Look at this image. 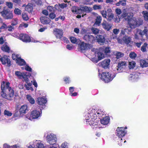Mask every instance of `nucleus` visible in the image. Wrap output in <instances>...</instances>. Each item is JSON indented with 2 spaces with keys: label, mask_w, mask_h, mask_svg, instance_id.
<instances>
[{
  "label": "nucleus",
  "mask_w": 148,
  "mask_h": 148,
  "mask_svg": "<svg viewBox=\"0 0 148 148\" xmlns=\"http://www.w3.org/2000/svg\"><path fill=\"white\" fill-rule=\"evenodd\" d=\"M104 114V112L100 110L90 108L88 110L85 116L86 122L90 125H92L93 129L94 128H100V127L99 125V123H100V122L98 120L95 121V120L96 119L97 115L98 117H101Z\"/></svg>",
  "instance_id": "f257e3e1"
},
{
  "label": "nucleus",
  "mask_w": 148,
  "mask_h": 148,
  "mask_svg": "<svg viewBox=\"0 0 148 148\" xmlns=\"http://www.w3.org/2000/svg\"><path fill=\"white\" fill-rule=\"evenodd\" d=\"M133 14L130 13L127 11H125L121 15V17L125 18V20L127 21V23L129 26V27L125 28L121 30V33L123 34H125V32L129 34L131 31L132 29L136 28L137 26L139 25L138 21L134 17H133Z\"/></svg>",
  "instance_id": "f03ea898"
},
{
  "label": "nucleus",
  "mask_w": 148,
  "mask_h": 148,
  "mask_svg": "<svg viewBox=\"0 0 148 148\" xmlns=\"http://www.w3.org/2000/svg\"><path fill=\"white\" fill-rule=\"evenodd\" d=\"M116 75L114 74H112L108 72H104L102 73L99 76L100 78L105 82L108 83L112 81L115 77Z\"/></svg>",
  "instance_id": "7ed1b4c3"
},
{
  "label": "nucleus",
  "mask_w": 148,
  "mask_h": 148,
  "mask_svg": "<svg viewBox=\"0 0 148 148\" xmlns=\"http://www.w3.org/2000/svg\"><path fill=\"white\" fill-rule=\"evenodd\" d=\"M41 114V111H39L37 110H34L32 111L30 114H27L26 116L27 119L32 120L40 118Z\"/></svg>",
  "instance_id": "20e7f679"
},
{
  "label": "nucleus",
  "mask_w": 148,
  "mask_h": 148,
  "mask_svg": "<svg viewBox=\"0 0 148 148\" xmlns=\"http://www.w3.org/2000/svg\"><path fill=\"white\" fill-rule=\"evenodd\" d=\"M5 92L7 93L3 92H1V95L3 97L9 100H11L14 98V91L12 88H9V90H7V92Z\"/></svg>",
  "instance_id": "39448f33"
},
{
  "label": "nucleus",
  "mask_w": 148,
  "mask_h": 148,
  "mask_svg": "<svg viewBox=\"0 0 148 148\" xmlns=\"http://www.w3.org/2000/svg\"><path fill=\"white\" fill-rule=\"evenodd\" d=\"M0 13L3 18L5 19H11L13 17L12 12L8 9L4 10Z\"/></svg>",
  "instance_id": "423d86ee"
},
{
  "label": "nucleus",
  "mask_w": 148,
  "mask_h": 148,
  "mask_svg": "<svg viewBox=\"0 0 148 148\" xmlns=\"http://www.w3.org/2000/svg\"><path fill=\"white\" fill-rule=\"evenodd\" d=\"M46 140L49 144L53 145L56 143L57 139L56 134L51 133L47 134L46 137Z\"/></svg>",
  "instance_id": "0eeeda50"
},
{
  "label": "nucleus",
  "mask_w": 148,
  "mask_h": 148,
  "mask_svg": "<svg viewBox=\"0 0 148 148\" xmlns=\"http://www.w3.org/2000/svg\"><path fill=\"white\" fill-rule=\"evenodd\" d=\"M145 34L147 37H148V30L146 29H145L143 31L137 29L136 33L135 35V38L136 39H138V35L142 37Z\"/></svg>",
  "instance_id": "6e6552de"
},
{
  "label": "nucleus",
  "mask_w": 148,
  "mask_h": 148,
  "mask_svg": "<svg viewBox=\"0 0 148 148\" xmlns=\"http://www.w3.org/2000/svg\"><path fill=\"white\" fill-rule=\"evenodd\" d=\"M47 102L46 99L44 97H39L37 98L36 100L37 103L42 108H45V104L47 103Z\"/></svg>",
  "instance_id": "1a4fd4ad"
},
{
  "label": "nucleus",
  "mask_w": 148,
  "mask_h": 148,
  "mask_svg": "<svg viewBox=\"0 0 148 148\" xmlns=\"http://www.w3.org/2000/svg\"><path fill=\"white\" fill-rule=\"evenodd\" d=\"M30 145H32L33 148H45L43 144L40 140H34Z\"/></svg>",
  "instance_id": "9d476101"
},
{
  "label": "nucleus",
  "mask_w": 148,
  "mask_h": 148,
  "mask_svg": "<svg viewBox=\"0 0 148 148\" xmlns=\"http://www.w3.org/2000/svg\"><path fill=\"white\" fill-rule=\"evenodd\" d=\"M10 83L9 82H5L4 81L2 82L1 86V92H7V90H9V88H12L10 86Z\"/></svg>",
  "instance_id": "9b49d317"
},
{
  "label": "nucleus",
  "mask_w": 148,
  "mask_h": 148,
  "mask_svg": "<svg viewBox=\"0 0 148 148\" xmlns=\"http://www.w3.org/2000/svg\"><path fill=\"white\" fill-rule=\"evenodd\" d=\"M83 39L86 42L92 43L95 40V37L90 34L85 35L83 37Z\"/></svg>",
  "instance_id": "f8f14e48"
},
{
  "label": "nucleus",
  "mask_w": 148,
  "mask_h": 148,
  "mask_svg": "<svg viewBox=\"0 0 148 148\" xmlns=\"http://www.w3.org/2000/svg\"><path fill=\"white\" fill-rule=\"evenodd\" d=\"M0 60L3 64H7L8 66H10L11 65L10 59L6 56H4L0 59Z\"/></svg>",
  "instance_id": "ddd939ff"
},
{
  "label": "nucleus",
  "mask_w": 148,
  "mask_h": 148,
  "mask_svg": "<svg viewBox=\"0 0 148 148\" xmlns=\"http://www.w3.org/2000/svg\"><path fill=\"white\" fill-rule=\"evenodd\" d=\"M27 72H21L20 71H16L15 72V75L18 77L19 78L21 79L23 78L24 80H25L26 81H27V80H26V77L27 76H29L28 75H27Z\"/></svg>",
  "instance_id": "4468645a"
},
{
  "label": "nucleus",
  "mask_w": 148,
  "mask_h": 148,
  "mask_svg": "<svg viewBox=\"0 0 148 148\" xmlns=\"http://www.w3.org/2000/svg\"><path fill=\"white\" fill-rule=\"evenodd\" d=\"M110 60L109 59H105L103 61L100 62L102 68L106 69L109 68Z\"/></svg>",
  "instance_id": "2eb2a0df"
},
{
  "label": "nucleus",
  "mask_w": 148,
  "mask_h": 148,
  "mask_svg": "<svg viewBox=\"0 0 148 148\" xmlns=\"http://www.w3.org/2000/svg\"><path fill=\"white\" fill-rule=\"evenodd\" d=\"M117 135L119 137L121 138L125 135L126 132L124 131L123 127H118L116 130Z\"/></svg>",
  "instance_id": "dca6fc26"
},
{
  "label": "nucleus",
  "mask_w": 148,
  "mask_h": 148,
  "mask_svg": "<svg viewBox=\"0 0 148 148\" xmlns=\"http://www.w3.org/2000/svg\"><path fill=\"white\" fill-rule=\"evenodd\" d=\"M19 39L25 42H30V37L27 34H21L19 35Z\"/></svg>",
  "instance_id": "f3484780"
},
{
  "label": "nucleus",
  "mask_w": 148,
  "mask_h": 148,
  "mask_svg": "<svg viewBox=\"0 0 148 148\" xmlns=\"http://www.w3.org/2000/svg\"><path fill=\"white\" fill-rule=\"evenodd\" d=\"M54 34L57 38L60 39L63 35L62 30L60 29L56 28L54 29Z\"/></svg>",
  "instance_id": "a211bd4d"
},
{
  "label": "nucleus",
  "mask_w": 148,
  "mask_h": 148,
  "mask_svg": "<svg viewBox=\"0 0 148 148\" xmlns=\"http://www.w3.org/2000/svg\"><path fill=\"white\" fill-rule=\"evenodd\" d=\"M126 65L125 62H121L119 63L117 66V70L119 72H121L123 71Z\"/></svg>",
  "instance_id": "6ab92c4d"
},
{
  "label": "nucleus",
  "mask_w": 148,
  "mask_h": 148,
  "mask_svg": "<svg viewBox=\"0 0 148 148\" xmlns=\"http://www.w3.org/2000/svg\"><path fill=\"white\" fill-rule=\"evenodd\" d=\"M27 106L26 105H23L21 106L19 110L20 115L22 116L26 112V111L28 110Z\"/></svg>",
  "instance_id": "aec40b11"
},
{
  "label": "nucleus",
  "mask_w": 148,
  "mask_h": 148,
  "mask_svg": "<svg viewBox=\"0 0 148 148\" xmlns=\"http://www.w3.org/2000/svg\"><path fill=\"white\" fill-rule=\"evenodd\" d=\"M41 23L44 24H49L51 21L46 16H41L40 18Z\"/></svg>",
  "instance_id": "412c9836"
},
{
  "label": "nucleus",
  "mask_w": 148,
  "mask_h": 148,
  "mask_svg": "<svg viewBox=\"0 0 148 148\" xmlns=\"http://www.w3.org/2000/svg\"><path fill=\"white\" fill-rule=\"evenodd\" d=\"M98 50L97 49H93V51L95 52H97V55L96 56L98 57L99 60H101L103 59L104 58V55L102 52L100 51H98Z\"/></svg>",
  "instance_id": "4be33fe9"
},
{
  "label": "nucleus",
  "mask_w": 148,
  "mask_h": 148,
  "mask_svg": "<svg viewBox=\"0 0 148 148\" xmlns=\"http://www.w3.org/2000/svg\"><path fill=\"white\" fill-rule=\"evenodd\" d=\"M70 39L71 42L73 43L79 45L81 43V41L80 39H77L74 37H70Z\"/></svg>",
  "instance_id": "5701e85b"
},
{
  "label": "nucleus",
  "mask_w": 148,
  "mask_h": 148,
  "mask_svg": "<svg viewBox=\"0 0 148 148\" xmlns=\"http://www.w3.org/2000/svg\"><path fill=\"white\" fill-rule=\"evenodd\" d=\"M79 45H80L79 49L82 51L87 49L88 46L89 45V44L84 43L83 42H81V43Z\"/></svg>",
  "instance_id": "b1692460"
},
{
  "label": "nucleus",
  "mask_w": 148,
  "mask_h": 148,
  "mask_svg": "<svg viewBox=\"0 0 148 148\" xmlns=\"http://www.w3.org/2000/svg\"><path fill=\"white\" fill-rule=\"evenodd\" d=\"M139 77L137 74H131L129 77V80L133 81H137Z\"/></svg>",
  "instance_id": "393cba45"
},
{
  "label": "nucleus",
  "mask_w": 148,
  "mask_h": 148,
  "mask_svg": "<svg viewBox=\"0 0 148 148\" xmlns=\"http://www.w3.org/2000/svg\"><path fill=\"white\" fill-rule=\"evenodd\" d=\"M103 27L107 31H109L111 28L112 26L107 23L105 21H103L102 23Z\"/></svg>",
  "instance_id": "a878e982"
},
{
  "label": "nucleus",
  "mask_w": 148,
  "mask_h": 148,
  "mask_svg": "<svg viewBox=\"0 0 148 148\" xmlns=\"http://www.w3.org/2000/svg\"><path fill=\"white\" fill-rule=\"evenodd\" d=\"M110 119L108 116H106L103 119L100 120V122L103 125H107L109 122Z\"/></svg>",
  "instance_id": "bb28decb"
},
{
  "label": "nucleus",
  "mask_w": 148,
  "mask_h": 148,
  "mask_svg": "<svg viewBox=\"0 0 148 148\" xmlns=\"http://www.w3.org/2000/svg\"><path fill=\"white\" fill-rule=\"evenodd\" d=\"M80 10L84 12H90L92 10V9L90 7L87 6L81 7L79 9Z\"/></svg>",
  "instance_id": "cd10ccee"
},
{
  "label": "nucleus",
  "mask_w": 148,
  "mask_h": 148,
  "mask_svg": "<svg viewBox=\"0 0 148 148\" xmlns=\"http://www.w3.org/2000/svg\"><path fill=\"white\" fill-rule=\"evenodd\" d=\"M96 39L99 43H103L105 41V38L101 35H97L96 37Z\"/></svg>",
  "instance_id": "c85d7f7f"
},
{
  "label": "nucleus",
  "mask_w": 148,
  "mask_h": 148,
  "mask_svg": "<svg viewBox=\"0 0 148 148\" xmlns=\"http://www.w3.org/2000/svg\"><path fill=\"white\" fill-rule=\"evenodd\" d=\"M1 49L2 50L6 52L9 53L10 51V47L5 44L2 46Z\"/></svg>",
  "instance_id": "c756f323"
},
{
  "label": "nucleus",
  "mask_w": 148,
  "mask_h": 148,
  "mask_svg": "<svg viewBox=\"0 0 148 148\" xmlns=\"http://www.w3.org/2000/svg\"><path fill=\"white\" fill-rule=\"evenodd\" d=\"M101 20L102 18L101 16L99 15H97L95 19V25L99 26L101 22Z\"/></svg>",
  "instance_id": "7c9ffc66"
},
{
  "label": "nucleus",
  "mask_w": 148,
  "mask_h": 148,
  "mask_svg": "<svg viewBox=\"0 0 148 148\" xmlns=\"http://www.w3.org/2000/svg\"><path fill=\"white\" fill-rule=\"evenodd\" d=\"M108 13L107 16L108 18L107 19L108 20L110 21L113 19L114 17V15L112 13L111 9L108 10Z\"/></svg>",
  "instance_id": "2f4dec72"
},
{
  "label": "nucleus",
  "mask_w": 148,
  "mask_h": 148,
  "mask_svg": "<svg viewBox=\"0 0 148 148\" xmlns=\"http://www.w3.org/2000/svg\"><path fill=\"white\" fill-rule=\"evenodd\" d=\"M140 65L142 67L148 66V62L144 60H141L140 61Z\"/></svg>",
  "instance_id": "473e14b6"
},
{
  "label": "nucleus",
  "mask_w": 148,
  "mask_h": 148,
  "mask_svg": "<svg viewBox=\"0 0 148 148\" xmlns=\"http://www.w3.org/2000/svg\"><path fill=\"white\" fill-rule=\"evenodd\" d=\"M123 39L124 42L126 44L130 43L131 40L130 37L126 36H124L123 38Z\"/></svg>",
  "instance_id": "72a5a7b5"
},
{
  "label": "nucleus",
  "mask_w": 148,
  "mask_h": 148,
  "mask_svg": "<svg viewBox=\"0 0 148 148\" xmlns=\"http://www.w3.org/2000/svg\"><path fill=\"white\" fill-rule=\"evenodd\" d=\"M114 54L116 56V58L117 59H119L123 57L124 56V54L121 52L115 51L114 52Z\"/></svg>",
  "instance_id": "f704fd0d"
},
{
  "label": "nucleus",
  "mask_w": 148,
  "mask_h": 148,
  "mask_svg": "<svg viewBox=\"0 0 148 148\" xmlns=\"http://www.w3.org/2000/svg\"><path fill=\"white\" fill-rule=\"evenodd\" d=\"M32 5L31 4H28L25 7V10L29 12H31L33 10Z\"/></svg>",
  "instance_id": "c9c22d12"
},
{
  "label": "nucleus",
  "mask_w": 148,
  "mask_h": 148,
  "mask_svg": "<svg viewBox=\"0 0 148 148\" xmlns=\"http://www.w3.org/2000/svg\"><path fill=\"white\" fill-rule=\"evenodd\" d=\"M26 97L27 99L30 103L32 104H34V103L35 101L34 99L30 95H27Z\"/></svg>",
  "instance_id": "e433bc0d"
},
{
  "label": "nucleus",
  "mask_w": 148,
  "mask_h": 148,
  "mask_svg": "<svg viewBox=\"0 0 148 148\" xmlns=\"http://www.w3.org/2000/svg\"><path fill=\"white\" fill-rule=\"evenodd\" d=\"M16 62L20 65H23L25 64V62L24 60L19 58Z\"/></svg>",
  "instance_id": "4c0bfd02"
},
{
  "label": "nucleus",
  "mask_w": 148,
  "mask_h": 148,
  "mask_svg": "<svg viewBox=\"0 0 148 148\" xmlns=\"http://www.w3.org/2000/svg\"><path fill=\"white\" fill-rule=\"evenodd\" d=\"M126 0H123L121 1H119V2L116 3V5L117 6H119L121 5H122L124 6L126 4L125 2Z\"/></svg>",
  "instance_id": "58836bf2"
},
{
  "label": "nucleus",
  "mask_w": 148,
  "mask_h": 148,
  "mask_svg": "<svg viewBox=\"0 0 148 148\" xmlns=\"http://www.w3.org/2000/svg\"><path fill=\"white\" fill-rule=\"evenodd\" d=\"M136 63L134 61H132L129 62V67L130 69H133L135 67Z\"/></svg>",
  "instance_id": "ea45409f"
},
{
  "label": "nucleus",
  "mask_w": 148,
  "mask_h": 148,
  "mask_svg": "<svg viewBox=\"0 0 148 148\" xmlns=\"http://www.w3.org/2000/svg\"><path fill=\"white\" fill-rule=\"evenodd\" d=\"M19 58H20V56L18 55L13 53L12 55V58L13 60H15L17 61Z\"/></svg>",
  "instance_id": "a19ab883"
},
{
  "label": "nucleus",
  "mask_w": 148,
  "mask_h": 148,
  "mask_svg": "<svg viewBox=\"0 0 148 148\" xmlns=\"http://www.w3.org/2000/svg\"><path fill=\"white\" fill-rule=\"evenodd\" d=\"M7 28V25L5 23H3L2 25L0 28V32L5 30Z\"/></svg>",
  "instance_id": "79ce46f5"
},
{
  "label": "nucleus",
  "mask_w": 148,
  "mask_h": 148,
  "mask_svg": "<svg viewBox=\"0 0 148 148\" xmlns=\"http://www.w3.org/2000/svg\"><path fill=\"white\" fill-rule=\"evenodd\" d=\"M3 148H18L16 145L10 146L6 143H5L3 145Z\"/></svg>",
  "instance_id": "37998d69"
},
{
  "label": "nucleus",
  "mask_w": 148,
  "mask_h": 148,
  "mask_svg": "<svg viewBox=\"0 0 148 148\" xmlns=\"http://www.w3.org/2000/svg\"><path fill=\"white\" fill-rule=\"evenodd\" d=\"M106 54L109 53L110 52V48L109 47H104L102 49Z\"/></svg>",
  "instance_id": "c03bdc74"
},
{
  "label": "nucleus",
  "mask_w": 148,
  "mask_h": 148,
  "mask_svg": "<svg viewBox=\"0 0 148 148\" xmlns=\"http://www.w3.org/2000/svg\"><path fill=\"white\" fill-rule=\"evenodd\" d=\"M14 12L16 15H20L21 13V11L18 8H15L14 10Z\"/></svg>",
  "instance_id": "a18cd8bd"
},
{
  "label": "nucleus",
  "mask_w": 148,
  "mask_h": 148,
  "mask_svg": "<svg viewBox=\"0 0 148 148\" xmlns=\"http://www.w3.org/2000/svg\"><path fill=\"white\" fill-rule=\"evenodd\" d=\"M143 16L145 20H148V12L146 11H143L142 12Z\"/></svg>",
  "instance_id": "49530a36"
},
{
  "label": "nucleus",
  "mask_w": 148,
  "mask_h": 148,
  "mask_svg": "<svg viewBox=\"0 0 148 148\" xmlns=\"http://www.w3.org/2000/svg\"><path fill=\"white\" fill-rule=\"evenodd\" d=\"M22 17L23 19L25 21H27L29 18L27 14L25 12H23L22 13Z\"/></svg>",
  "instance_id": "de8ad7c7"
},
{
  "label": "nucleus",
  "mask_w": 148,
  "mask_h": 148,
  "mask_svg": "<svg viewBox=\"0 0 148 148\" xmlns=\"http://www.w3.org/2000/svg\"><path fill=\"white\" fill-rule=\"evenodd\" d=\"M101 13L103 17L105 18H107V16L108 13V10H107L106 11L102 10L101 11Z\"/></svg>",
  "instance_id": "09e8293b"
},
{
  "label": "nucleus",
  "mask_w": 148,
  "mask_h": 148,
  "mask_svg": "<svg viewBox=\"0 0 148 148\" xmlns=\"http://www.w3.org/2000/svg\"><path fill=\"white\" fill-rule=\"evenodd\" d=\"M91 30L93 33L95 34H98L99 31V30L98 29L94 27L92 28L91 29Z\"/></svg>",
  "instance_id": "8fccbe9b"
},
{
  "label": "nucleus",
  "mask_w": 148,
  "mask_h": 148,
  "mask_svg": "<svg viewBox=\"0 0 148 148\" xmlns=\"http://www.w3.org/2000/svg\"><path fill=\"white\" fill-rule=\"evenodd\" d=\"M18 19L17 18H14L12 21V25L14 26L16 25L18 23Z\"/></svg>",
  "instance_id": "3c124183"
},
{
  "label": "nucleus",
  "mask_w": 148,
  "mask_h": 148,
  "mask_svg": "<svg viewBox=\"0 0 148 148\" xmlns=\"http://www.w3.org/2000/svg\"><path fill=\"white\" fill-rule=\"evenodd\" d=\"M4 113L5 115L9 116H10L12 115V113L11 112L6 110L4 111Z\"/></svg>",
  "instance_id": "603ef678"
},
{
  "label": "nucleus",
  "mask_w": 148,
  "mask_h": 148,
  "mask_svg": "<svg viewBox=\"0 0 148 148\" xmlns=\"http://www.w3.org/2000/svg\"><path fill=\"white\" fill-rule=\"evenodd\" d=\"M147 45V43H145L142 46L141 50L143 52H145L146 51V48Z\"/></svg>",
  "instance_id": "864d4df0"
},
{
  "label": "nucleus",
  "mask_w": 148,
  "mask_h": 148,
  "mask_svg": "<svg viewBox=\"0 0 148 148\" xmlns=\"http://www.w3.org/2000/svg\"><path fill=\"white\" fill-rule=\"evenodd\" d=\"M93 8L94 10H100L101 9V6L100 5H93Z\"/></svg>",
  "instance_id": "5fc2aeb1"
},
{
  "label": "nucleus",
  "mask_w": 148,
  "mask_h": 148,
  "mask_svg": "<svg viewBox=\"0 0 148 148\" xmlns=\"http://www.w3.org/2000/svg\"><path fill=\"white\" fill-rule=\"evenodd\" d=\"M136 54L134 52L131 53L129 54L130 57L132 59H134L136 57Z\"/></svg>",
  "instance_id": "6e6d98bb"
},
{
  "label": "nucleus",
  "mask_w": 148,
  "mask_h": 148,
  "mask_svg": "<svg viewBox=\"0 0 148 148\" xmlns=\"http://www.w3.org/2000/svg\"><path fill=\"white\" fill-rule=\"evenodd\" d=\"M61 147V148H68V143L66 142H64L62 144Z\"/></svg>",
  "instance_id": "4d7b16f0"
},
{
  "label": "nucleus",
  "mask_w": 148,
  "mask_h": 148,
  "mask_svg": "<svg viewBox=\"0 0 148 148\" xmlns=\"http://www.w3.org/2000/svg\"><path fill=\"white\" fill-rule=\"evenodd\" d=\"M6 5L9 8L11 9L13 8V3L11 2H7Z\"/></svg>",
  "instance_id": "13d9d810"
},
{
  "label": "nucleus",
  "mask_w": 148,
  "mask_h": 148,
  "mask_svg": "<svg viewBox=\"0 0 148 148\" xmlns=\"http://www.w3.org/2000/svg\"><path fill=\"white\" fill-rule=\"evenodd\" d=\"M69 4L68 3V4H65L64 3H62L61 4H59L60 6V8H61V9L64 8L66 7Z\"/></svg>",
  "instance_id": "bf43d9fd"
},
{
  "label": "nucleus",
  "mask_w": 148,
  "mask_h": 148,
  "mask_svg": "<svg viewBox=\"0 0 148 148\" xmlns=\"http://www.w3.org/2000/svg\"><path fill=\"white\" fill-rule=\"evenodd\" d=\"M56 16L55 14L53 13H50L49 14V17L51 19H53Z\"/></svg>",
  "instance_id": "052dcab7"
},
{
  "label": "nucleus",
  "mask_w": 148,
  "mask_h": 148,
  "mask_svg": "<svg viewBox=\"0 0 148 148\" xmlns=\"http://www.w3.org/2000/svg\"><path fill=\"white\" fill-rule=\"evenodd\" d=\"M47 10L51 12H52L54 10L53 7L50 6H49L47 7Z\"/></svg>",
  "instance_id": "680f3d73"
},
{
  "label": "nucleus",
  "mask_w": 148,
  "mask_h": 148,
  "mask_svg": "<svg viewBox=\"0 0 148 148\" xmlns=\"http://www.w3.org/2000/svg\"><path fill=\"white\" fill-rule=\"evenodd\" d=\"M26 80H27V81H26L25 80H24L26 82V83L27 84V86H29V87H31V86L32 85V84L29 82V79L27 77H26Z\"/></svg>",
  "instance_id": "e2e57ef3"
},
{
  "label": "nucleus",
  "mask_w": 148,
  "mask_h": 148,
  "mask_svg": "<svg viewBox=\"0 0 148 148\" xmlns=\"http://www.w3.org/2000/svg\"><path fill=\"white\" fill-rule=\"evenodd\" d=\"M25 70L28 71H32V69L28 65H26L25 67Z\"/></svg>",
  "instance_id": "0e129e2a"
},
{
  "label": "nucleus",
  "mask_w": 148,
  "mask_h": 148,
  "mask_svg": "<svg viewBox=\"0 0 148 148\" xmlns=\"http://www.w3.org/2000/svg\"><path fill=\"white\" fill-rule=\"evenodd\" d=\"M119 29L116 28L114 29L113 30V32L115 34H117L119 33Z\"/></svg>",
  "instance_id": "69168bd1"
},
{
  "label": "nucleus",
  "mask_w": 148,
  "mask_h": 148,
  "mask_svg": "<svg viewBox=\"0 0 148 148\" xmlns=\"http://www.w3.org/2000/svg\"><path fill=\"white\" fill-rule=\"evenodd\" d=\"M56 9L58 11H61L62 10V9L60 8V6L59 4L58 5H56L55 6Z\"/></svg>",
  "instance_id": "338daca9"
},
{
  "label": "nucleus",
  "mask_w": 148,
  "mask_h": 148,
  "mask_svg": "<svg viewBox=\"0 0 148 148\" xmlns=\"http://www.w3.org/2000/svg\"><path fill=\"white\" fill-rule=\"evenodd\" d=\"M64 80L66 83H69L70 82L69 78L68 77H66L64 78Z\"/></svg>",
  "instance_id": "774afa93"
}]
</instances>
